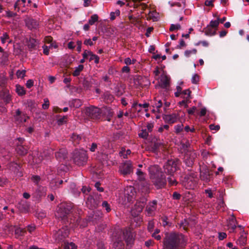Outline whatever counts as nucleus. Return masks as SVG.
Returning <instances> with one entry per match:
<instances>
[{"label": "nucleus", "mask_w": 249, "mask_h": 249, "mask_svg": "<svg viewBox=\"0 0 249 249\" xmlns=\"http://www.w3.org/2000/svg\"><path fill=\"white\" fill-rule=\"evenodd\" d=\"M112 249H124V244L122 240V237L115 239Z\"/></svg>", "instance_id": "25"}, {"label": "nucleus", "mask_w": 249, "mask_h": 249, "mask_svg": "<svg viewBox=\"0 0 249 249\" xmlns=\"http://www.w3.org/2000/svg\"><path fill=\"white\" fill-rule=\"evenodd\" d=\"M9 39V36L7 33H3L2 36L0 37V39L2 44H4L6 41H8L9 43H10L11 40H8Z\"/></svg>", "instance_id": "37"}, {"label": "nucleus", "mask_w": 249, "mask_h": 249, "mask_svg": "<svg viewBox=\"0 0 249 249\" xmlns=\"http://www.w3.org/2000/svg\"><path fill=\"white\" fill-rule=\"evenodd\" d=\"M157 201L153 200V201L149 203L146 208V211L148 215H151L157 208Z\"/></svg>", "instance_id": "21"}, {"label": "nucleus", "mask_w": 249, "mask_h": 249, "mask_svg": "<svg viewBox=\"0 0 249 249\" xmlns=\"http://www.w3.org/2000/svg\"><path fill=\"white\" fill-rule=\"evenodd\" d=\"M149 177L157 189L161 188L166 185V179L164 173L159 166L151 165L148 167Z\"/></svg>", "instance_id": "2"}, {"label": "nucleus", "mask_w": 249, "mask_h": 249, "mask_svg": "<svg viewBox=\"0 0 249 249\" xmlns=\"http://www.w3.org/2000/svg\"><path fill=\"white\" fill-rule=\"evenodd\" d=\"M94 199L91 196H89L88 198L87 201L86 202L87 205L90 208L92 209L95 207L94 204H92V203L94 202Z\"/></svg>", "instance_id": "38"}, {"label": "nucleus", "mask_w": 249, "mask_h": 249, "mask_svg": "<svg viewBox=\"0 0 249 249\" xmlns=\"http://www.w3.org/2000/svg\"><path fill=\"white\" fill-rule=\"evenodd\" d=\"M31 0H18L14 5V8L18 11L21 10L22 12H24L26 10V7H28L31 3Z\"/></svg>", "instance_id": "13"}, {"label": "nucleus", "mask_w": 249, "mask_h": 249, "mask_svg": "<svg viewBox=\"0 0 249 249\" xmlns=\"http://www.w3.org/2000/svg\"><path fill=\"white\" fill-rule=\"evenodd\" d=\"M215 29L211 28V26H207L205 29V34L209 36H213L215 34Z\"/></svg>", "instance_id": "30"}, {"label": "nucleus", "mask_w": 249, "mask_h": 249, "mask_svg": "<svg viewBox=\"0 0 249 249\" xmlns=\"http://www.w3.org/2000/svg\"><path fill=\"white\" fill-rule=\"evenodd\" d=\"M118 232L123 234V238L125 240L127 246L131 247L134 241L132 233L127 230H120Z\"/></svg>", "instance_id": "12"}, {"label": "nucleus", "mask_w": 249, "mask_h": 249, "mask_svg": "<svg viewBox=\"0 0 249 249\" xmlns=\"http://www.w3.org/2000/svg\"><path fill=\"white\" fill-rule=\"evenodd\" d=\"M97 247L98 249H105V245L103 242L100 241L97 243Z\"/></svg>", "instance_id": "64"}, {"label": "nucleus", "mask_w": 249, "mask_h": 249, "mask_svg": "<svg viewBox=\"0 0 249 249\" xmlns=\"http://www.w3.org/2000/svg\"><path fill=\"white\" fill-rule=\"evenodd\" d=\"M63 181L62 180H52L50 183L51 187L53 189H55L59 187V186L62 184Z\"/></svg>", "instance_id": "33"}, {"label": "nucleus", "mask_w": 249, "mask_h": 249, "mask_svg": "<svg viewBox=\"0 0 249 249\" xmlns=\"http://www.w3.org/2000/svg\"><path fill=\"white\" fill-rule=\"evenodd\" d=\"M25 70H18L16 72V75L18 78H23L25 77Z\"/></svg>", "instance_id": "43"}, {"label": "nucleus", "mask_w": 249, "mask_h": 249, "mask_svg": "<svg viewBox=\"0 0 249 249\" xmlns=\"http://www.w3.org/2000/svg\"><path fill=\"white\" fill-rule=\"evenodd\" d=\"M227 227L230 232H233L236 228V220L233 215H230L227 220Z\"/></svg>", "instance_id": "19"}, {"label": "nucleus", "mask_w": 249, "mask_h": 249, "mask_svg": "<svg viewBox=\"0 0 249 249\" xmlns=\"http://www.w3.org/2000/svg\"><path fill=\"white\" fill-rule=\"evenodd\" d=\"M209 128L212 130L218 131L220 129V126L219 125L211 124L209 125Z\"/></svg>", "instance_id": "58"}, {"label": "nucleus", "mask_w": 249, "mask_h": 249, "mask_svg": "<svg viewBox=\"0 0 249 249\" xmlns=\"http://www.w3.org/2000/svg\"><path fill=\"white\" fill-rule=\"evenodd\" d=\"M197 50L196 49H193L191 50H186L184 52V54L186 57H189L191 54H195L196 53Z\"/></svg>", "instance_id": "44"}, {"label": "nucleus", "mask_w": 249, "mask_h": 249, "mask_svg": "<svg viewBox=\"0 0 249 249\" xmlns=\"http://www.w3.org/2000/svg\"><path fill=\"white\" fill-rule=\"evenodd\" d=\"M86 113L88 116L93 119H98L101 114L100 109L93 106L86 108Z\"/></svg>", "instance_id": "10"}, {"label": "nucleus", "mask_w": 249, "mask_h": 249, "mask_svg": "<svg viewBox=\"0 0 249 249\" xmlns=\"http://www.w3.org/2000/svg\"><path fill=\"white\" fill-rule=\"evenodd\" d=\"M44 103L42 105V108L44 109H48L50 106V103L48 98H44Z\"/></svg>", "instance_id": "48"}, {"label": "nucleus", "mask_w": 249, "mask_h": 249, "mask_svg": "<svg viewBox=\"0 0 249 249\" xmlns=\"http://www.w3.org/2000/svg\"><path fill=\"white\" fill-rule=\"evenodd\" d=\"M169 177L167 178V180L170 185L174 186L176 185L178 183V182L176 180L174 177V175H169Z\"/></svg>", "instance_id": "31"}, {"label": "nucleus", "mask_w": 249, "mask_h": 249, "mask_svg": "<svg viewBox=\"0 0 249 249\" xmlns=\"http://www.w3.org/2000/svg\"><path fill=\"white\" fill-rule=\"evenodd\" d=\"M162 103L161 100H159L157 102H156L154 104V107H155L157 109V111H159V108H160L162 106Z\"/></svg>", "instance_id": "59"}, {"label": "nucleus", "mask_w": 249, "mask_h": 249, "mask_svg": "<svg viewBox=\"0 0 249 249\" xmlns=\"http://www.w3.org/2000/svg\"><path fill=\"white\" fill-rule=\"evenodd\" d=\"M196 181L191 177H187L184 178L182 184L187 189H192L194 188Z\"/></svg>", "instance_id": "14"}, {"label": "nucleus", "mask_w": 249, "mask_h": 249, "mask_svg": "<svg viewBox=\"0 0 249 249\" xmlns=\"http://www.w3.org/2000/svg\"><path fill=\"white\" fill-rule=\"evenodd\" d=\"M66 153L64 150H60L59 151L55 153V157L58 160H61L65 158Z\"/></svg>", "instance_id": "28"}, {"label": "nucleus", "mask_w": 249, "mask_h": 249, "mask_svg": "<svg viewBox=\"0 0 249 249\" xmlns=\"http://www.w3.org/2000/svg\"><path fill=\"white\" fill-rule=\"evenodd\" d=\"M7 78L4 74L0 75V88H3L7 83Z\"/></svg>", "instance_id": "32"}, {"label": "nucleus", "mask_w": 249, "mask_h": 249, "mask_svg": "<svg viewBox=\"0 0 249 249\" xmlns=\"http://www.w3.org/2000/svg\"><path fill=\"white\" fill-rule=\"evenodd\" d=\"M197 155L194 152H191L189 155L187 154L184 157V162L188 166H191L194 162L195 159L196 158Z\"/></svg>", "instance_id": "18"}, {"label": "nucleus", "mask_w": 249, "mask_h": 249, "mask_svg": "<svg viewBox=\"0 0 249 249\" xmlns=\"http://www.w3.org/2000/svg\"><path fill=\"white\" fill-rule=\"evenodd\" d=\"M16 92L19 96H22L26 93V90L23 87L19 85H16Z\"/></svg>", "instance_id": "29"}, {"label": "nucleus", "mask_w": 249, "mask_h": 249, "mask_svg": "<svg viewBox=\"0 0 249 249\" xmlns=\"http://www.w3.org/2000/svg\"><path fill=\"white\" fill-rule=\"evenodd\" d=\"M133 166L130 160H127L122 163L119 167V172L123 176H126L133 172Z\"/></svg>", "instance_id": "8"}, {"label": "nucleus", "mask_w": 249, "mask_h": 249, "mask_svg": "<svg viewBox=\"0 0 249 249\" xmlns=\"http://www.w3.org/2000/svg\"><path fill=\"white\" fill-rule=\"evenodd\" d=\"M0 96L6 104L9 103L11 100V97L9 92L6 89H4L1 91L0 93Z\"/></svg>", "instance_id": "24"}, {"label": "nucleus", "mask_w": 249, "mask_h": 249, "mask_svg": "<svg viewBox=\"0 0 249 249\" xmlns=\"http://www.w3.org/2000/svg\"><path fill=\"white\" fill-rule=\"evenodd\" d=\"M200 178L201 180L205 182H208L210 180V174L209 170L207 168H204L201 170Z\"/></svg>", "instance_id": "23"}, {"label": "nucleus", "mask_w": 249, "mask_h": 249, "mask_svg": "<svg viewBox=\"0 0 249 249\" xmlns=\"http://www.w3.org/2000/svg\"><path fill=\"white\" fill-rule=\"evenodd\" d=\"M18 140L20 143L17 144L16 148V151L20 155H24L27 154L28 151V148L22 145L24 140L23 138H19Z\"/></svg>", "instance_id": "15"}, {"label": "nucleus", "mask_w": 249, "mask_h": 249, "mask_svg": "<svg viewBox=\"0 0 249 249\" xmlns=\"http://www.w3.org/2000/svg\"><path fill=\"white\" fill-rule=\"evenodd\" d=\"M8 182V180L4 177H0V186H3Z\"/></svg>", "instance_id": "60"}, {"label": "nucleus", "mask_w": 249, "mask_h": 249, "mask_svg": "<svg viewBox=\"0 0 249 249\" xmlns=\"http://www.w3.org/2000/svg\"><path fill=\"white\" fill-rule=\"evenodd\" d=\"M69 234L68 229L66 227H63L61 229L54 231L53 237L57 242H65V240L68 236Z\"/></svg>", "instance_id": "5"}, {"label": "nucleus", "mask_w": 249, "mask_h": 249, "mask_svg": "<svg viewBox=\"0 0 249 249\" xmlns=\"http://www.w3.org/2000/svg\"><path fill=\"white\" fill-rule=\"evenodd\" d=\"M183 129V125L182 124H178L175 126V132L176 133H179L181 132Z\"/></svg>", "instance_id": "50"}, {"label": "nucleus", "mask_w": 249, "mask_h": 249, "mask_svg": "<svg viewBox=\"0 0 249 249\" xmlns=\"http://www.w3.org/2000/svg\"><path fill=\"white\" fill-rule=\"evenodd\" d=\"M191 93V92L189 89L184 90L182 91H181V95H182L181 97L183 99H189L190 98Z\"/></svg>", "instance_id": "35"}, {"label": "nucleus", "mask_w": 249, "mask_h": 249, "mask_svg": "<svg viewBox=\"0 0 249 249\" xmlns=\"http://www.w3.org/2000/svg\"><path fill=\"white\" fill-rule=\"evenodd\" d=\"M186 242L187 239L182 233L172 232L166 235L163 240V249H182Z\"/></svg>", "instance_id": "1"}, {"label": "nucleus", "mask_w": 249, "mask_h": 249, "mask_svg": "<svg viewBox=\"0 0 249 249\" xmlns=\"http://www.w3.org/2000/svg\"><path fill=\"white\" fill-rule=\"evenodd\" d=\"M136 60L135 59H131L129 57H127L124 59V63L127 65L134 64L135 63Z\"/></svg>", "instance_id": "51"}, {"label": "nucleus", "mask_w": 249, "mask_h": 249, "mask_svg": "<svg viewBox=\"0 0 249 249\" xmlns=\"http://www.w3.org/2000/svg\"><path fill=\"white\" fill-rule=\"evenodd\" d=\"M163 118L166 122L173 124L177 121L178 119V115L176 113L167 114L164 115Z\"/></svg>", "instance_id": "22"}, {"label": "nucleus", "mask_w": 249, "mask_h": 249, "mask_svg": "<svg viewBox=\"0 0 249 249\" xmlns=\"http://www.w3.org/2000/svg\"><path fill=\"white\" fill-rule=\"evenodd\" d=\"M36 229V226L34 224H31L27 226V230L30 233H32Z\"/></svg>", "instance_id": "61"}, {"label": "nucleus", "mask_w": 249, "mask_h": 249, "mask_svg": "<svg viewBox=\"0 0 249 249\" xmlns=\"http://www.w3.org/2000/svg\"><path fill=\"white\" fill-rule=\"evenodd\" d=\"M247 242V235L245 233H242L237 241V243L240 246L244 245Z\"/></svg>", "instance_id": "27"}, {"label": "nucleus", "mask_w": 249, "mask_h": 249, "mask_svg": "<svg viewBox=\"0 0 249 249\" xmlns=\"http://www.w3.org/2000/svg\"><path fill=\"white\" fill-rule=\"evenodd\" d=\"M38 41L34 38H30L28 42V47L30 50H36L37 48Z\"/></svg>", "instance_id": "26"}, {"label": "nucleus", "mask_w": 249, "mask_h": 249, "mask_svg": "<svg viewBox=\"0 0 249 249\" xmlns=\"http://www.w3.org/2000/svg\"><path fill=\"white\" fill-rule=\"evenodd\" d=\"M31 180L36 184V185H38L40 180V178L39 176H37V175H35V176H33L32 177H31Z\"/></svg>", "instance_id": "45"}, {"label": "nucleus", "mask_w": 249, "mask_h": 249, "mask_svg": "<svg viewBox=\"0 0 249 249\" xmlns=\"http://www.w3.org/2000/svg\"><path fill=\"white\" fill-rule=\"evenodd\" d=\"M33 85H34V81L33 80L29 79V80H27L26 84V86L27 88L30 89L32 87H33Z\"/></svg>", "instance_id": "63"}, {"label": "nucleus", "mask_w": 249, "mask_h": 249, "mask_svg": "<svg viewBox=\"0 0 249 249\" xmlns=\"http://www.w3.org/2000/svg\"><path fill=\"white\" fill-rule=\"evenodd\" d=\"M190 222L188 219H184V221H182L180 224V227H182L184 230H186L188 227H189Z\"/></svg>", "instance_id": "40"}, {"label": "nucleus", "mask_w": 249, "mask_h": 249, "mask_svg": "<svg viewBox=\"0 0 249 249\" xmlns=\"http://www.w3.org/2000/svg\"><path fill=\"white\" fill-rule=\"evenodd\" d=\"M118 232L123 234V238L125 240L127 246L131 247L134 241L132 233L127 230H120Z\"/></svg>", "instance_id": "11"}, {"label": "nucleus", "mask_w": 249, "mask_h": 249, "mask_svg": "<svg viewBox=\"0 0 249 249\" xmlns=\"http://www.w3.org/2000/svg\"><path fill=\"white\" fill-rule=\"evenodd\" d=\"M135 195V191L134 187L131 186L126 187L124 191V198H122L123 204L125 205L127 203L132 201L134 198Z\"/></svg>", "instance_id": "6"}, {"label": "nucleus", "mask_w": 249, "mask_h": 249, "mask_svg": "<svg viewBox=\"0 0 249 249\" xmlns=\"http://www.w3.org/2000/svg\"><path fill=\"white\" fill-rule=\"evenodd\" d=\"M67 117L66 116H63L62 117L57 120V124L58 125H62L64 123L66 122Z\"/></svg>", "instance_id": "55"}, {"label": "nucleus", "mask_w": 249, "mask_h": 249, "mask_svg": "<svg viewBox=\"0 0 249 249\" xmlns=\"http://www.w3.org/2000/svg\"><path fill=\"white\" fill-rule=\"evenodd\" d=\"M84 69V66L83 65H79L78 67L75 68V70L72 73V75L74 76H77L80 74V73Z\"/></svg>", "instance_id": "34"}, {"label": "nucleus", "mask_w": 249, "mask_h": 249, "mask_svg": "<svg viewBox=\"0 0 249 249\" xmlns=\"http://www.w3.org/2000/svg\"><path fill=\"white\" fill-rule=\"evenodd\" d=\"M154 227V224L153 221H151L148 222V226H147V229L149 231L151 232Z\"/></svg>", "instance_id": "57"}, {"label": "nucleus", "mask_w": 249, "mask_h": 249, "mask_svg": "<svg viewBox=\"0 0 249 249\" xmlns=\"http://www.w3.org/2000/svg\"><path fill=\"white\" fill-rule=\"evenodd\" d=\"M180 28H181V26H180V24H172L170 26L169 30L170 31H174L175 30L180 29Z\"/></svg>", "instance_id": "52"}, {"label": "nucleus", "mask_w": 249, "mask_h": 249, "mask_svg": "<svg viewBox=\"0 0 249 249\" xmlns=\"http://www.w3.org/2000/svg\"><path fill=\"white\" fill-rule=\"evenodd\" d=\"M72 206L71 204L67 203H61L58 207L56 212L55 213V216L58 219L65 220V218L67 217L68 214H69Z\"/></svg>", "instance_id": "4"}, {"label": "nucleus", "mask_w": 249, "mask_h": 249, "mask_svg": "<svg viewBox=\"0 0 249 249\" xmlns=\"http://www.w3.org/2000/svg\"><path fill=\"white\" fill-rule=\"evenodd\" d=\"M124 152H125V150L122 149V150L119 152V155L120 156L123 157V158L126 159L127 158V155L130 154L131 151L130 150L128 149L126 151L125 154L124 153Z\"/></svg>", "instance_id": "42"}, {"label": "nucleus", "mask_w": 249, "mask_h": 249, "mask_svg": "<svg viewBox=\"0 0 249 249\" xmlns=\"http://www.w3.org/2000/svg\"><path fill=\"white\" fill-rule=\"evenodd\" d=\"M178 160H168L164 165V171L168 175H174L177 170Z\"/></svg>", "instance_id": "7"}, {"label": "nucleus", "mask_w": 249, "mask_h": 249, "mask_svg": "<svg viewBox=\"0 0 249 249\" xmlns=\"http://www.w3.org/2000/svg\"><path fill=\"white\" fill-rule=\"evenodd\" d=\"M181 90L182 89L180 86H178L177 87V91L175 93V95L176 97H178L181 95Z\"/></svg>", "instance_id": "62"}, {"label": "nucleus", "mask_w": 249, "mask_h": 249, "mask_svg": "<svg viewBox=\"0 0 249 249\" xmlns=\"http://www.w3.org/2000/svg\"><path fill=\"white\" fill-rule=\"evenodd\" d=\"M145 202L144 198H142L141 201H137L131 210V214L133 216H136L142 212L145 206Z\"/></svg>", "instance_id": "9"}, {"label": "nucleus", "mask_w": 249, "mask_h": 249, "mask_svg": "<svg viewBox=\"0 0 249 249\" xmlns=\"http://www.w3.org/2000/svg\"><path fill=\"white\" fill-rule=\"evenodd\" d=\"M170 80V77L166 74L163 73L160 77L159 86L163 89H166L169 86Z\"/></svg>", "instance_id": "16"}, {"label": "nucleus", "mask_w": 249, "mask_h": 249, "mask_svg": "<svg viewBox=\"0 0 249 249\" xmlns=\"http://www.w3.org/2000/svg\"><path fill=\"white\" fill-rule=\"evenodd\" d=\"M102 205L103 207L105 208L106 210L107 211V213L109 212L110 211L111 209L110 207V205L107 201H103Z\"/></svg>", "instance_id": "53"}, {"label": "nucleus", "mask_w": 249, "mask_h": 249, "mask_svg": "<svg viewBox=\"0 0 249 249\" xmlns=\"http://www.w3.org/2000/svg\"><path fill=\"white\" fill-rule=\"evenodd\" d=\"M148 135V132L146 129L142 130V132L139 134V136L142 138L146 139Z\"/></svg>", "instance_id": "47"}, {"label": "nucleus", "mask_w": 249, "mask_h": 249, "mask_svg": "<svg viewBox=\"0 0 249 249\" xmlns=\"http://www.w3.org/2000/svg\"><path fill=\"white\" fill-rule=\"evenodd\" d=\"M98 20V16L97 14H94L90 17V18L89 20V23L90 25H93L95 22Z\"/></svg>", "instance_id": "36"}, {"label": "nucleus", "mask_w": 249, "mask_h": 249, "mask_svg": "<svg viewBox=\"0 0 249 249\" xmlns=\"http://www.w3.org/2000/svg\"><path fill=\"white\" fill-rule=\"evenodd\" d=\"M83 57L84 58H88L89 61L94 60L95 63L98 64L99 62V57L92 53L90 51L85 50L82 54Z\"/></svg>", "instance_id": "17"}, {"label": "nucleus", "mask_w": 249, "mask_h": 249, "mask_svg": "<svg viewBox=\"0 0 249 249\" xmlns=\"http://www.w3.org/2000/svg\"><path fill=\"white\" fill-rule=\"evenodd\" d=\"M71 139L74 144H77L79 143L80 140L81 139V137L78 135L75 134H72Z\"/></svg>", "instance_id": "39"}, {"label": "nucleus", "mask_w": 249, "mask_h": 249, "mask_svg": "<svg viewBox=\"0 0 249 249\" xmlns=\"http://www.w3.org/2000/svg\"><path fill=\"white\" fill-rule=\"evenodd\" d=\"M219 24V22L218 20H212L211 21L209 26H211V28H213L216 29Z\"/></svg>", "instance_id": "46"}, {"label": "nucleus", "mask_w": 249, "mask_h": 249, "mask_svg": "<svg viewBox=\"0 0 249 249\" xmlns=\"http://www.w3.org/2000/svg\"><path fill=\"white\" fill-rule=\"evenodd\" d=\"M199 81V76L197 74H195L192 77L191 81L193 84H197Z\"/></svg>", "instance_id": "56"}, {"label": "nucleus", "mask_w": 249, "mask_h": 249, "mask_svg": "<svg viewBox=\"0 0 249 249\" xmlns=\"http://www.w3.org/2000/svg\"><path fill=\"white\" fill-rule=\"evenodd\" d=\"M43 155L41 154L38 158L34 157L33 158V162L36 164H39L43 160Z\"/></svg>", "instance_id": "54"}, {"label": "nucleus", "mask_w": 249, "mask_h": 249, "mask_svg": "<svg viewBox=\"0 0 249 249\" xmlns=\"http://www.w3.org/2000/svg\"><path fill=\"white\" fill-rule=\"evenodd\" d=\"M64 243V249H70V248H71V249H76V246L75 245L74 243L72 242L70 243V244L67 243V245L66 244L65 242Z\"/></svg>", "instance_id": "49"}, {"label": "nucleus", "mask_w": 249, "mask_h": 249, "mask_svg": "<svg viewBox=\"0 0 249 249\" xmlns=\"http://www.w3.org/2000/svg\"><path fill=\"white\" fill-rule=\"evenodd\" d=\"M26 25L27 27L31 29H36L39 26L38 22L31 18H27L25 20Z\"/></svg>", "instance_id": "20"}, {"label": "nucleus", "mask_w": 249, "mask_h": 249, "mask_svg": "<svg viewBox=\"0 0 249 249\" xmlns=\"http://www.w3.org/2000/svg\"><path fill=\"white\" fill-rule=\"evenodd\" d=\"M136 174L138 176V179L140 180H143L145 179V175L141 170L138 169L137 170Z\"/></svg>", "instance_id": "41"}, {"label": "nucleus", "mask_w": 249, "mask_h": 249, "mask_svg": "<svg viewBox=\"0 0 249 249\" xmlns=\"http://www.w3.org/2000/svg\"><path fill=\"white\" fill-rule=\"evenodd\" d=\"M73 162L78 166L85 165L88 161L87 152L83 149L75 150L73 156Z\"/></svg>", "instance_id": "3"}]
</instances>
